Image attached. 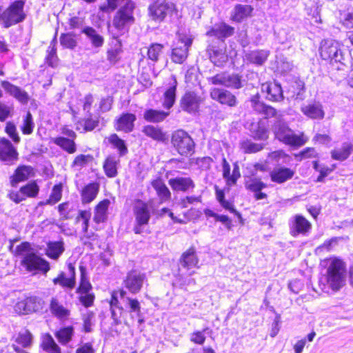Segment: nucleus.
Wrapping results in <instances>:
<instances>
[{"mask_svg":"<svg viewBox=\"0 0 353 353\" xmlns=\"http://www.w3.org/2000/svg\"><path fill=\"white\" fill-rule=\"evenodd\" d=\"M272 130L279 141L290 146L301 147L307 141L303 132L299 135L295 134L288 124L280 118H276Z\"/></svg>","mask_w":353,"mask_h":353,"instance_id":"1","label":"nucleus"},{"mask_svg":"<svg viewBox=\"0 0 353 353\" xmlns=\"http://www.w3.org/2000/svg\"><path fill=\"white\" fill-rule=\"evenodd\" d=\"M16 250L18 255L23 256L21 264L28 271L41 270L47 272L50 270L49 263L32 252L29 243H22L17 247Z\"/></svg>","mask_w":353,"mask_h":353,"instance_id":"2","label":"nucleus"},{"mask_svg":"<svg viewBox=\"0 0 353 353\" xmlns=\"http://www.w3.org/2000/svg\"><path fill=\"white\" fill-rule=\"evenodd\" d=\"M327 273V282L333 290H339L345 284V265L342 260L330 259Z\"/></svg>","mask_w":353,"mask_h":353,"instance_id":"3","label":"nucleus"},{"mask_svg":"<svg viewBox=\"0 0 353 353\" xmlns=\"http://www.w3.org/2000/svg\"><path fill=\"white\" fill-rule=\"evenodd\" d=\"M320 54L323 59L329 60L332 64L336 63L343 65L344 55L341 45L336 41L332 39L322 41Z\"/></svg>","mask_w":353,"mask_h":353,"instance_id":"4","label":"nucleus"},{"mask_svg":"<svg viewBox=\"0 0 353 353\" xmlns=\"http://www.w3.org/2000/svg\"><path fill=\"white\" fill-rule=\"evenodd\" d=\"M23 7L24 2L23 1H16L1 14V20L5 28H9L25 19L26 15L23 11Z\"/></svg>","mask_w":353,"mask_h":353,"instance_id":"5","label":"nucleus"},{"mask_svg":"<svg viewBox=\"0 0 353 353\" xmlns=\"http://www.w3.org/2000/svg\"><path fill=\"white\" fill-rule=\"evenodd\" d=\"M171 142L182 156L190 155L194 151L195 143L193 139L183 130H176L172 134Z\"/></svg>","mask_w":353,"mask_h":353,"instance_id":"6","label":"nucleus"},{"mask_svg":"<svg viewBox=\"0 0 353 353\" xmlns=\"http://www.w3.org/2000/svg\"><path fill=\"white\" fill-rule=\"evenodd\" d=\"M191 36L179 34L178 41L172 48L171 59L175 63H183L188 56V50L192 44Z\"/></svg>","mask_w":353,"mask_h":353,"instance_id":"7","label":"nucleus"},{"mask_svg":"<svg viewBox=\"0 0 353 353\" xmlns=\"http://www.w3.org/2000/svg\"><path fill=\"white\" fill-rule=\"evenodd\" d=\"M133 212L135 217L133 231L135 234H141L143 231V226L148 225L150 219L148 204L141 200H137L133 207Z\"/></svg>","mask_w":353,"mask_h":353,"instance_id":"8","label":"nucleus"},{"mask_svg":"<svg viewBox=\"0 0 353 353\" xmlns=\"http://www.w3.org/2000/svg\"><path fill=\"white\" fill-rule=\"evenodd\" d=\"M134 3L128 0L122 6L113 19V25L118 30H123L126 26L134 23L133 10Z\"/></svg>","mask_w":353,"mask_h":353,"instance_id":"9","label":"nucleus"},{"mask_svg":"<svg viewBox=\"0 0 353 353\" xmlns=\"http://www.w3.org/2000/svg\"><path fill=\"white\" fill-rule=\"evenodd\" d=\"M149 14L156 21H163L167 16H170L176 10L174 3L169 1H157L149 6Z\"/></svg>","mask_w":353,"mask_h":353,"instance_id":"10","label":"nucleus"},{"mask_svg":"<svg viewBox=\"0 0 353 353\" xmlns=\"http://www.w3.org/2000/svg\"><path fill=\"white\" fill-rule=\"evenodd\" d=\"M146 281V275L144 273L137 270H131L127 274L123 283L130 292L135 294L141 291Z\"/></svg>","mask_w":353,"mask_h":353,"instance_id":"11","label":"nucleus"},{"mask_svg":"<svg viewBox=\"0 0 353 353\" xmlns=\"http://www.w3.org/2000/svg\"><path fill=\"white\" fill-rule=\"evenodd\" d=\"M201 103V99L196 92L188 91L180 99V108L189 114H195L199 111Z\"/></svg>","mask_w":353,"mask_h":353,"instance_id":"12","label":"nucleus"},{"mask_svg":"<svg viewBox=\"0 0 353 353\" xmlns=\"http://www.w3.org/2000/svg\"><path fill=\"white\" fill-rule=\"evenodd\" d=\"M18 152L17 149L12 145L11 142L3 138L0 139V160L8 165H11L14 161L18 159Z\"/></svg>","mask_w":353,"mask_h":353,"instance_id":"13","label":"nucleus"},{"mask_svg":"<svg viewBox=\"0 0 353 353\" xmlns=\"http://www.w3.org/2000/svg\"><path fill=\"white\" fill-rule=\"evenodd\" d=\"M177 85L178 82L176 77L172 75L163 93V106L168 110L170 109L175 103Z\"/></svg>","mask_w":353,"mask_h":353,"instance_id":"14","label":"nucleus"},{"mask_svg":"<svg viewBox=\"0 0 353 353\" xmlns=\"http://www.w3.org/2000/svg\"><path fill=\"white\" fill-rule=\"evenodd\" d=\"M210 97L212 99L217 101L221 104H225L230 107L236 105V98L230 91L220 89L212 88L210 91Z\"/></svg>","mask_w":353,"mask_h":353,"instance_id":"15","label":"nucleus"},{"mask_svg":"<svg viewBox=\"0 0 353 353\" xmlns=\"http://www.w3.org/2000/svg\"><path fill=\"white\" fill-rule=\"evenodd\" d=\"M311 223L303 216H294L290 225V234L293 236L299 234L305 235L311 229Z\"/></svg>","mask_w":353,"mask_h":353,"instance_id":"16","label":"nucleus"},{"mask_svg":"<svg viewBox=\"0 0 353 353\" xmlns=\"http://www.w3.org/2000/svg\"><path fill=\"white\" fill-rule=\"evenodd\" d=\"M261 90L266 93V98L272 101H281L283 99L281 86L276 82H267L261 85Z\"/></svg>","mask_w":353,"mask_h":353,"instance_id":"17","label":"nucleus"},{"mask_svg":"<svg viewBox=\"0 0 353 353\" xmlns=\"http://www.w3.org/2000/svg\"><path fill=\"white\" fill-rule=\"evenodd\" d=\"M1 85L7 93L14 97L20 103L26 104L28 102L30 99L28 94L19 87L7 81H1Z\"/></svg>","mask_w":353,"mask_h":353,"instance_id":"18","label":"nucleus"},{"mask_svg":"<svg viewBox=\"0 0 353 353\" xmlns=\"http://www.w3.org/2000/svg\"><path fill=\"white\" fill-rule=\"evenodd\" d=\"M295 174V172L288 168L279 167L275 168L270 172L271 180L277 183H283L291 179Z\"/></svg>","mask_w":353,"mask_h":353,"instance_id":"19","label":"nucleus"},{"mask_svg":"<svg viewBox=\"0 0 353 353\" xmlns=\"http://www.w3.org/2000/svg\"><path fill=\"white\" fill-rule=\"evenodd\" d=\"M234 32V28L225 23L215 25L207 32L208 36H214L219 39H224L232 36Z\"/></svg>","mask_w":353,"mask_h":353,"instance_id":"20","label":"nucleus"},{"mask_svg":"<svg viewBox=\"0 0 353 353\" xmlns=\"http://www.w3.org/2000/svg\"><path fill=\"white\" fill-rule=\"evenodd\" d=\"M137 117L134 114L125 113L123 114L117 120L115 128L117 130L130 132L133 130L134 123Z\"/></svg>","mask_w":353,"mask_h":353,"instance_id":"21","label":"nucleus"},{"mask_svg":"<svg viewBox=\"0 0 353 353\" xmlns=\"http://www.w3.org/2000/svg\"><path fill=\"white\" fill-rule=\"evenodd\" d=\"M301 110L305 116L312 119H321L324 117V111L322 105L319 103L304 105Z\"/></svg>","mask_w":353,"mask_h":353,"instance_id":"22","label":"nucleus"},{"mask_svg":"<svg viewBox=\"0 0 353 353\" xmlns=\"http://www.w3.org/2000/svg\"><path fill=\"white\" fill-rule=\"evenodd\" d=\"M50 310L52 315L61 320L67 319L70 315V311L65 307L57 297L51 299Z\"/></svg>","mask_w":353,"mask_h":353,"instance_id":"23","label":"nucleus"},{"mask_svg":"<svg viewBox=\"0 0 353 353\" xmlns=\"http://www.w3.org/2000/svg\"><path fill=\"white\" fill-rule=\"evenodd\" d=\"M81 32L84 34L94 48H100L104 44V38L99 34L92 27L85 26L82 28Z\"/></svg>","mask_w":353,"mask_h":353,"instance_id":"24","label":"nucleus"},{"mask_svg":"<svg viewBox=\"0 0 353 353\" xmlns=\"http://www.w3.org/2000/svg\"><path fill=\"white\" fill-rule=\"evenodd\" d=\"M269 55L270 52L268 50H257L248 52L245 54V58L252 64L262 65L265 63Z\"/></svg>","mask_w":353,"mask_h":353,"instance_id":"25","label":"nucleus"},{"mask_svg":"<svg viewBox=\"0 0 353 353\" xmlns=\"http://www.w3.org/2000/svg\"><path fill=\"white\" fill-rule=\"evenodd\" d=\"M254 8L250 5L236 4L232 10L231 18L234 21L241 22L251 16Z\"/></svg>","mask_w":353,"mask_h":353,"instance_id":"26","label":"nucleus"},{"mask_svg":"<svg viewBox=\"0 0 353 353\" xmlns=\"http://www.w3.org/2000/svg\"><path fill=\"white\" fill-rule=\"evenodd\" d=\"M180 264L185 268L190 269L196 267L199 263V259L196 254V250L190 248L184 252L179 260Z\"/></svg>","mask_w":353,"mask_h":353,"instance_id":"27","label":"nucleus"},{"mask_svg":"<svg viewBox=\"0 0 353 353\" xmlns=\"http://www.w3.org/2000/svg\"><path fill=\"white\" fill-rule=\"evenodd\" d=\"M247 128L250 132L251 136L256 140H266L268 137L266 128L259 122H248Z\"/></svg>","mask_w":353,"mask_h":353,"instance_id":"28","label":"nucleus"},{"mask_svg":"<svg viewBox=\"0 0 353 353\" xmlns=\"http://www.w3.org/2000/svg\"><path fill=\"white\" fill-rule=\"evenodd\" d=\"M110 307L111 310L112 319L114 325H119L121 323V318L123 313V308L120 305L117 293H112L111 299L110 301Z\"/></svg>","mask_w":353,"mask_h":353,"instance_id":"29","label":"nucleus"},{"mask_svg":"<svg viewBox=\"0 0 353 353\" xmlns=\"http://www.w3.org/2000/svg\"><path fill=\"white\" fill-rule=\"evenodd\" d=\"M119 162V159L114 155H109L105 159L103 168L108 177L114 178L117 175V168Z\"/></svg>","mask_w":353,"mask_h":353,"instance_id":"30","label":"nucleus"},{"mask_svg":"<svg viewBox=\"0 0 353 353\" xmlns=\"http://www.w3.org/2000/svg\"><path fill=\"white\" fill-rule=\"evenodd\" d=\"M99 190V184L97 183H90L85 185L81 191L82 203H91L98 194Z\"/></svg>","mask_w":353,"mask_h":353,"instance_id":"31","label":"nucleus"},{"mask_svg":"<svg viewBox=\"0 0 353 353\" xmlns=\"http://www.w3.org/2000/svg\"><path fill=\"white\" fill-rule=\"evenodd\" d=\"M171 188L176 191L185 192L189 188H193L194 183L189 177H176L169 180Z\"/></svg>","mask_w":353,"mask_h":353,"instance_id":"32","label":"nucleus"},{"mask_svg":"<svg viewBox=\"0 0 353 353\" xmlns=\"http://www.w3.org/2000/svg\"><path fill=\"white\" fill-rule=\"evenodd\" d=\"M32 171V168L29 165H21L19 166L14 174L11 176L10 183L12 186H16L17 183L19 182L24 181L27 180L31 172Z\"/></svg>","mask_w":353,"mask_h":353,"instance_id":"33","label":"nucleus"},{"mask_svg":"<svg viewBox=\"0 0 353 353\" xmlns=\"http://www.w3.org/2000/svg\"><path fill=\"white\" fill-rule=\"evenodd\" d=\"M353 151V145L345 142L341 148H335L331 151V157L333 159L343 161L346 160Z\"/></svg>","mask_w":353,"mask_h":353,"instance_id":"34","label":"nucleus"},{"mask_svg":"<svg viewBox=\"0 0 353 353\" xmlns=\"http://www.w3.org/2000/svg\"><path fill=\"white\" fill-rule=\"evenodd\" d=\"M110 204L108 199H104L99 202L94 208L93 220L97 223H103L107 219V211Z\"/></svg>","mask_w":353,"mask_h":353,"instance_id":"35","label":"nucleus"},{"mask_svg":"<svg viewBox=\"0 0 353 353\" xmlns=\"http://www.w3.org/2000/svg\"><path fill=\"white\" fill-rule=\"evenodd\" d=\"M63 241L49 242L47 245L46 254L51 259H57L64 252Z\"/></svg>","mask_w":353,"mask_h":353,"instance_id":"36","label":"nucleus"},{"mask_svg":"<svg viewBox=\"0 0 353 353\" xmlns=\"http://www.w3.org/2000/svg\"><path fill=\"white\" fill-rule=\"evenodd\" d=\"M152 185L156 190L161 203L170 198L171 193L161 179L154 180L152 182Z\"/></svg>","mask_w":353,"mask_h":353,"instance_id":"37","label":"nucleus"},{"mask_svg":"<svg viewBox=\"0 0 353 353\" xmlns=\"http://www.w3.org/2000/svg\"><path fill=\"white\" fill-rule=\"evenodd\" d=\"M142 132L147 137L157 141H164L166 139L165 133L161 128L148 125L143 128Z\"/></svg>","mask_w":353,"mask_h":353,"instance_id":"38","label":"nucleus"},{"mask_svg":"<svg viewBox=\"0 0 353 353\" xmlns=\"http://www.w3.org/2000/svg\"><path fill=\"white\" fill-rule=\"evenodd\" d=\"M53 143L69 154H73L77 151V146L74 140L63 137L53 139Z\"/></svg>","mask_w":353,"mask_h":353,"instance_id":"39","label":"nucleus"},{"mask_svg":"<svg viewBox=\"0 0 353 353\" xmlns=\"http://www.w3.org/2000/svg\"><path fill=\"white\" fill-rule=\"evenodd\" d=\"M168 115L169 112L163 110L149 109L144 112L143 118L147 121L158 123L163 121Z\"/></svg>","mask_w":353,"mask_h":353,"instance_id":"40","label":"nucleus"},{"mask_svg":"<svg viewBox=\"0 0 353 353\" xmlns=\"http://www.w3.org/2000/svg\"><path fill=\"white\" fill-rule=\"evenodd\" d=\"M108 142L117 149L120 157L125 155L128 152V149L125 141L120 139L117 134H112L108 137Z\"/></svg>","mask_w":353,"mask_h":353,"instance_id":"41","label":"nucleus"},{"mask_svg":"<svg viewBox=\"0 0 353 353\" xmlns=\"http://www.w3.org/2000/svg\"><path fill=\"white\" fill-rule=\"evenodd\" d=\"M28 311L29 313L41 311L45 305L44 301L37 296H30L26 299Z\"/></svg>","mask_w":353,"mask_h":353,"instance_id":"42","label":"nucleus"},{"mask_svg":"<svg viewBox=\"0 0 353 353\" xmlns=\"http://www.w3.org/2000/svg\"><path fill=\"white\" fill-rule=\"evenodd\" d=\"M240 147L245 153L251 154L263 150L264 145L263 143H254L251 140L246 139L240 143Z\"/></svg>","mask_w":353,"mask_h":353,"instance_id":"43","label":"nucleus"},{"mask_svg":"<svg viewBox=\"0 0 353 353\" xmlns=\"http://www.w3.org/2000/svg\"><path fill=\"white\" fill-rule=\"evenodd\" d=\"M81 272V281L77 292L80 294L88 293L92 288V285L86 277V268L82 265L79 267Z\"/></svg>","mask_w":353,"mask_h":353,"instance_id":"44","label":"nucleus"},{"mask_svg":"<svg viewBox=\"0 0 353 353\" xmlns=\"http://www.w3.org/2000/svg\"><path fill=\"white\" fill-rule=\"evenodd\" d=\"M42 346L43 349L48 353H61L60 347L50 334L44 336Z\"/></svg>","mask_w":353,"mask_h":353,"instance_id":"45","label":"nucleus"},{"mask_svg":"<svg viewBox=\"0 0 353 353\" xmlns=\"http://www.w3.org/2000/svg\"><path fill=\"white\" fill-rule=\"evenodd\" d=\"M163 46L160 43L151 44L147 51L148 57L153 62L159 61L160 56L163 52Z\"/></svg>","mask_w":353,"mask_h":353,"instance_id":"46","label":"nucleus"},{"mask_svg":"<svg viewBox=\"0 0 353 353\" xmlns=\"http://www.w3.org/2000/svg\"><path fill=\"white\" fill-rule=\"evenodd\" d=\"M223 176L227 181L228 185H232L236 183L237 177L235 176V169L233 170L232 175H230V165L225 158L223 159Z\"/></svg>","mask_w":353,"mask_h":353,"instance_id":"47","label":"nucleus"},{"mask_svg":"<svg viewBox=\"0 0 353 353\" xmlns=\"http://www.w3.org/2000/svg\"><path fill=\"white\" fill-rule=\"evenodd\" d=\"M73 333V327L69 326L61 329L59 331H58L56 333V336L61 343L65 344L71 340Z\"/></svg>","mask_w":353,"mask_h":353,"instance_id":"48","label":"nucleus"},{"mask_svg":"<svg viewBox=\"0 0 353 353\" xmlns=\"http://www.w3.org/2000/svg\"><path fill=\"white\" fill-rule=\"evenodd\" d=\"M72 33L61 34L60 43L62 46L68 49H74L77 46V41Z\"/></svg>","mask_w":353,"mask_h":353,"instance_id":"49","label":"nucleus"},{"mask_svg":"<svg viewBox=\"0 0 353 353\" xmlns=\"http://www.w3.org/2000/svg\"><path fill=\"white\" fill-rule=\"evenodd\" d=\"M34 128L33 118L30 112H28L23 119V123L21 130L24 134H30L32 133Z\"/></svg>","mask_w":353,"mask_h":353,"instance_id":"50","label":"nucleus"},{"mask_svg":"<svg viewBox=\"0 0 353 353\" xmlns=\"http://www.w3.org/2000/svg\"><path fill=\"white\" fill-rule=\"evenodd\" d=\"M54 285H60L63 288H68L70 289L74 288L76 281H72V279H69L65 276L64 272H61L59 276L53 279Z\"/></svg>","mask_w":353,"mask_h":353,"instance_id":"51","label":"nucleus"},{"mask_svg":"<svg viewBox=\"0 0 353 353\" xmlns=\"http://www.w3.org/2000/svg\"><path fill=\"white\" fill-rule=\"evenodd\" d=\"M91 217V212L90 210H79L78 216L76 218V221L79 222L81 220L83 221L82 223V230L83 233H88V230L89 227V222Z\"/></svg>","mask_w":353,"mask_h":353,"instance_id":"52","label":"nucleus"},{"mask_svg":"<svg viewBox=\"0 0 353 353\" xmlns=\"http://www.w3.org/2000/svg\"><path fill=\"white\" fill-rule=\"evenodd\" d=\"M225 87L239 89L242 87L241 77L238 74L226 73Z\"/></svg>","mask_w":353,"mask_h":353,"instance_id":"53","label":"nucleus"},{"mask_svg":"<svg viewBox=\"0 0 353 353\" xmlns=\"http://www.w3.org/2000/svg\"><path fill=\"white\" fill-rule=\"evenodd\" d=\"M127 307L129 308V312L130 314H134L137 317H140L141 316V305L140 303L137 299H132V298H126V301L125 302Z\"/></svg>","mask_w":353,"mask_h":353,"instance_id":"54","label":"nucleus"},{"mask_svg":"<svg viewBox=\"0 0 353 353\" xmlns=\"http://www.w3.org/2000/svg\"><path fill=\"white\" fill-rule=\"evenodd\" d=\"M62 196V185H55L52 190L50 198L46 201L47 204L54 205L61 200Z\"/></svg>","mask_w":353,"mask_h":353,"instance_id":"55","label":"nucleus"},{"mask_svg":"<svg viewBox=\"0 0 353 353\" xmlns=\"http://www.w3.org/2000/svg\"><path fill=\"white\" fill-rule=\"evenodd\" d=\"M245 187L248 190L257 192L266 187V185L263 183L260 179L254 178L250 179L245 183Z\"/></svg>","mask_w":353,"mask_h":353,"instance_id":"56","label":"nucleus"},{"mask_svg":"<svg viewBox=\"0 0 353 353\" xmlns=\"http://www.w3.org/2000/svg\"><path fill=\"white\" fill-rule=\"evenodd\" d=\"M39 188L35 183H30L21 188V192L25 197H34L38 194Z\"/></svg>","mask_w":353,"mask_h":353,"instance_id":"57","label":"nucleus"},{"mask_svg":"<svg viewBox=\"0 0 353 353\" xmlns=\"http://www.w3.org/2000/svg\"><path fill=\"white\" fill-rule=\"evenodd\" d=\"M56 39L54 38L50 43L48 50V56L46 57L47 63L52 67H54L57 61V52L55 48Z\"/></svg>","mask_w":353,"mask_h":353,"instance_id":"58","label":"nucleus"},{"mask_svg":"<svg viewBox=\"0 0 353 353\" xmlns=\"http://www.w3.org/2000/svg\"><path fill=\"white\" fill-rule=\"evenodd\" d=\"M32 334L28 330L24 332L19 333L18 337L16 339V342L21 345L23 347H28L30 346L32 343Z\"/></svg>","mask_w":353,"mask_h":353,"instance_id":"59","label":"nucleus"},{"mask_svg":"<svg viewBox=\"0 0 353 353\" xmlns=\"http://www.w3.org/2000/svg\"><path fill=\"white\" fill-rule=\"evenodd\" d=\"M83 321V330L85 332H90L92 330V326L94 321V314L92 312H87L82 316Z\"/></svg>","mask_w":353,"mask_h":353,"instance_id":"60","label":"nucleus"},{"mask_svg":"<svg viewBox=\"0 0 353 353\" xmlns=\"http://www.w3.org/2000/svg\"><path fill=\"white\" fill-rule=\"evenodd\" d=\"M210 58L211 61L216 66H221L227 61V57L220 50H214Z\"/></svg>","mask_w":353,"mask_h":353,"instance_id":"61","label":"nucleus"},{"mask_svg":"<svg viewBox=\"0 0 353 353\" xmlns=\"http://www.w3.org/2000/svg\"><path fill=\"white\" fill-rule=\"evenodd\" d=\"M340 20L342 24L347 28H353V10L348 12H344L340 14Z\"/></svg>","mask_w":353,"mask_h":353,"instance_id":"62","label":"nucleus"},{"mask_svg":"<svg viewBox=\"0 0 353 353\" xmlns=\"http://www.w3.org/2000/svg\"><path fill=\"white\" fill-rule=\"evenodd\" d=\"M126 1L127 0H125V1ZM124 1L125 0H107V3H104L100 6V10L105 12H112Z\"/></svg>","mask_w":353,"mask_h":353,"instance_id":"63","label":"nucleus"},{"mask_svg":"<svg viewBox=\"0 0 353 353\" xmlns=\"http://www.w3.org/2000/svg\"><path fill=\"white\" fill-rule=\"evenodd\" d=\"M6 132L14 142L19 143L20 141V137L17 131V128L14 123L11 122L7 123L6 126Z\"/></svg>","mask_w":353,"mask_h":353,"instance_id":"64","label":"nucleus"}]
</instances>
